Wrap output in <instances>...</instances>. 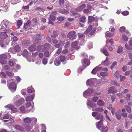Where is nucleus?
Listing matches in <instances>:
<instances>
[{"instance_id": "1", "label": "nucleus", "mask_w": 132, "mask_h": 132, "mask_svg": "<svg viewBox=\"0 0 132 132\" xmlns=\"http://www.w3.org/2000/svg\"><path fill=\"white\" fill-rule=\"evenodd\" d=\"M93 91V90L92 89H88L83 93V95L86 98H87L88 96L92 93Z\"/></svg>"}, {"instance_id": "2", "label": "nucleus", "mask_w": 132, "mask_h": 132, "mask_svg": "<svg viewBox=\"0 0 132 132\" xmlns=\"http://www.w3.org/2000/svg\"><path fill=\"white\" fill-rule=\"evenodd\" d=\"M7 58L6 56L4 54L0 55V62L2 64H5L7 63L5 59Z\"/></svg>"}, {"instance_id": "3", "label": "nucleus", "mask_w": 132, "mask_h": 132, "mask_svg": "<svg viewBox=\"0 0 132 132\" xmlns=\"http://www.w3.org/2000/svg\"><path fill=\"white\" fill-rule=\"evenodd\" d=\"M76 36V32L74 31L69 32L67 35L68 38L72 40L75 39Z\"/></svg>"}, {"instance_id": "4", "label": "nucleus", "mask_w": 132, "mask_h": 132, "mask_svg": "<svg viewBox=\"0 0 132 132\" xmlns=\"http://www.w3.org/2000/svg\"><path fill=\"white\" fill-rule=\"evenodd\" d=\"M9 89L12 92H14L16 89V86L15 83L14 82L11 83L9 86Z\"/></svg>"}, {"instance_id": "5", "label": "nucleus", "mask_w": 132, "mask_h": 132, "mask_svg": "<svg viewBox=\"0 0 132 132\" xmlns=\"http://www.w3.org/2000/svg\"><path fill=\"white\" fill-rule=\"evenodd\" d=\"M82 63L84 67H86L90 64L89 60L88 59L83 58L82 61Z\"/></svg>"}, {"instance_id": "6", "label": "nucleus", "mask_w": 132, "mask_h": 132, "mask_svg": "<svg viewBox=\"0 0 132 132\" xmlns=\"http://www.w3.org/2000/svg\"><path fill=\"white\" fill-rule=\"evenodd\" d=\"M24 101V98H21L15 102V105L17 106H20L21 105Z\"/></svg>"}, {"instance_id": "7", "label": "nucleus", "mask_w": 132, "mask_h": 132, "mask_svg": "<svg viewBox=\"0 0 132 132\" xmlns=\"http://www.w3.org/2000/svg\"><path fill=\"white\" fill-rule=\"evenodd\" d=\"M22 43L23 46L26 47L31 43V42L29 39H26L23 40Z\"/></svg>"}, {"instance_id": "8", "label": "nucleus", "mask_w": 132, "mask_h": 132, "mask_svg": "<svg viewBox=\"0 0 132 132\" xmlns=\"http://www.w3.org/2000/svg\"><path fill=\"white\" fill-rule=\"evenodd\" d=\"M87 105L88 108L90 107L93 108L96 106V104L93 103L92 101L87 100Z\"/></svg>"}, {"instance_id": "9", "label": "nucleus", "mask_w": 132, "mask_h": 132, "mask_svg": "<svg viewBox=\"0 0 132 132\" xmlns=\"http://www.w3.org/2000/svg\"><path fill=\"white\" fill-rule=\"evenodd\" d=\"M86 5L85 4H83L76 8L75 9V10L77 12H80L82 11L86 7Z\"/></svg>"}, {"instance_id": "10", "label": "nucleus", "mask_w": 132, "mask_h": 132, "mask_svg": "<svg viewBox=\"0 0 132 132\" xmlns=\"http://www.w3.org/2000/svg\"><path fill=\"white\" fill-rule=\"evenodd\" d=\"M102 120H100L98 122L96 123V126L98 129L101 130L103 127H102Z\"/></svg>"}, {"instance_id": "11", "label": "nucleus", "mask_w": 132, "mask_h": 132, "mask_svg": "<svg viewBox=\"0 0 132 132\" xmlns=\"http://www.w3.org/2000/svg\"><path fill=\"white\" fill-rule=\"evenodd\" d=\"M9 22L6 20H3L1 23L2 28L1 29L4 28V26L6 28H7Z\"/></svg>"}, {"instance_id": "12", "label": "nucleus", "mask_w": 132, "mask_h": 132, "mask_svg": "<svg viewBox=\"0 0 132 132\" xmlns=\"http://www.w3.org/2000/svg\"><path fill=\"white\" fill-rule=\"evenodd\" d=\"M95 68H96L97 71L100 70H102V71H107L108 70V69L106 68H102V67L100 66V65L97 66Z\"/></svg>"}, {"instance_id": "13", "label": "nucleus", "mask_w": 132, "mask_h": 132, "mask_svg": "<svg viewBox=\"0 0 132 132\" xmlns=\"http://www.w3.org/2000/svg\"><path fill=\"white\" fill-rule=\"evenodd\" d=\"M94 83V81L93 79H90L86 81V84L87 85H89L90 86H92Z\"/></svg>"}, {"instance_id": "14", "label": "nucleus", "mask_w": 132, "mask_h": 132, "mask_svg": "<svg viewBox=\"0 0 132 132\" xmlns=\"http://www.w3.org/2000/svg\"><path fill=\"white\" fill-rule=\"evenodd\" d=\"M32 121L31 118L28 117H26L23 120V121L25 123H30Z\"/></svg>"}, {"instance_id": "15", "label": "nucleus", "mask_w": 132, "mask_h": 132, "mask_svg": "<svg viewBox=\"0 0 132 132\" xmlns=\"http://www.w3.org/2000/svg\"><path fill=\"white\" fill-rule=\"evenodd\" d=\"M15 53L19 52L21 50V47L19 45H16L14 48Z\"/></svg>"}, {"instance_id": "16", "label": "nucleus", "mask_w": 132, "mask_h": 132, "mask_svg": "<svg viewBox=\"0 0 132 132\" xmlns=\"http://www.w3.org/2000/svg\"><path fill=\"white\" fill-rule=\"evenodd\" d=\"M92 111H95L98 112V113L100 112H102L104 111L103 109L102 108H95V109H93Z\"/></svg>"}, {"instance_id": "17", "label": "nucleus", "mask_w": 132, "mask_h": 132, "mask_svg": "<svg viewBox=\"0 0 132 132\" xmlns=\"http://www.w3.org/2000/svg\"><path fill=\"white\" fill-rule=\"evenodd\" d=\"M31 24V21L30 20H28L26 23L24 24V27L26 30L28 29V27Z\"/></svg>"}, {"instance_id": "18", "label": "nucleus", "mask_w": 132, "mask_h": 132, "mask_svg": "<svg viewBox=\"0 0 132 132\" xmlns=\"http://www.w3.org/2000/svg\"><path fill=\"white\" fill-rule=\"evenodd\" d=\"M101 52H102L106 56H107L109 55L107 51L104 47L103 48L101 49Z\"/></svg>"}, {"instance_id": "19", "label": "nucleus", "mask_w": 132, "mask_h": 132, "mask_svg": "<svg viewBox=\"0 0 132 132\" xmlns=\"http://www.w3.org/2000/svg\"><path fill=\"white\" fill-rule=\"evenodd\" d=\"M77 42L76 41H75L73 42L72 44V48L76 49H78V47L77 46Z\"/></svg>"}, {"instance_id": "20", "label": "nucleus", "mask_w": 132, "mask_h": 132, "mask_svg": "<svg viewBox=\"0 0 132 132\" xmlns=\"http://www.w3.org/2000/svg\"><path fill=\"white\" fill-rule=\"evenodd\" d=\"M103 116L101 114H97V116L95 117V118L97 120H102L103 118Z\"/></svg>"}, {"instance_id": "21", "label": "nucleus", "mask_w": 132, "mask_h": 132, "mask_svg": "<svg viewBox=\"0 0 132 132\" xmlns=\"http://www.w3.org/2000/svg\"><path fill=\"white\" fill-rule=\"evenodd\" d=\"M109 92L110 93H115L116 92L117 90L113 87H110L109 89Z\"/></svg>"}, {"instance_id": "22", "label": "nucleus", "mask_w": 132, "mask_h": 132, "mask_svg": "<svg viewBox=\"0 0 132 132\" xmlns=\"http://www.w3.org/2000/svg\"><path fill=\"white\" fill-rule=\"evenodd\" d=\"M120 110H117L116 113V117L117 118L118 120L120 119L121 117V116L120 114Z\"/></svg>"}, {"instance_id": "23", "label": "nucleus", "mask_w": 132, "mask_h": 132, "mask_svg": "<svg viewBox=\"0 0 132 132\" xmlns=\"http://www.w3.org/2000/svg\"><path fill=\"white\" fill-rule=\"evenodd\" d=\"M28 54V52L25 49L23 50L22 53V55L25 57H27Z\"/></svg>"}, {"instance_id": "24", "label": "nucleus", "mask_w": 132, "mask_h": 132, "mask_svg": "<svg viewBox=\"0 0 132 132\" xmlns=\"http://www.w3.org/2000/svg\"><path fill=\"white\" fill-rule=\"evenodd\" d=\"M108 60L109 59L108 58L106 57L105 60L104 62H102L101 64L105 66L108 65L109 64Z\"/></svg>"}, {"instance_id": "25", "label": "nucleus", "mask_w": 132, "mask_h": 132, "mask_svg": "<svg viewBox=\"0 0 132 132\" xmlns=\"http://www.w3.org/2000/svg\"><path fill=\"white\" fill-rule=\"evenodd\" d=\"M97 103L98 105L102 106L104 105V103L103 101L101 100H99L97 101Z\"/></svg>"}, {"instance_id": "26", "label": "nucleus", "mask_w": 132, "mask_h": 132, "mask_svg": "<svg viewBox=\"0 0 132 132\" xmlns=\"http://www.w3.org/2000/svg\"><path fill=\"white\" fill-rule=\"evenodd\" d=\"M26 99V101H32L33 100V96L30 95L29 96L27 97Z\"/></svg>"}, {"instance_id": "27", "label": "nucleus", "mask_w": 132, "mask_h": 132, "mask_svg": "<svg viewBox=\"0 0 132 132\" xmlns=\"http://www.w3.org/2000/svg\"><path fill=\"white\" fill-rule=\"evenodd\" d=\"M59 12L60 13L63 14H67L68 13V11L65 9L60 10L59 11Z\"/></svg>"}, {"instance_id": "28", "label": "nucleus", "mask_w": 132, "mask_h": 132, "mask_svg": "<svg viewBox=\"0 0 132 132\" xmlns=\"http://www.w3.org/2000/svg\"><path fill=\"white\" fill-rule=\"evenodd\" d=\"M6 75L9 77H12L14 75V73L11 72H9L6 71Z\"/></svg>"}, {"instance_id": "29", "label": "nucleus", "mask_w": 132, "mask_h": 132, "mask_svg": "<svg viewBox=\"0 0 132 132\" xmlns=\"http://www.w3.org/2000/svg\"><path fill=\"white\" fill-rule=\"evenodd\" d=\"M22 21L21 20H18L17 21V26L18 29H19L21 26L22 24Z\"/></svg>"}, {"instance_id": "30", "label": "nucleus", "mask_w": 132, "mask_h": 132, "mask_svg": "<svg viewBox=\"0 0 132 132\" xmlns=\"http://www.w3.org/2000/svg\"><path fill=\"white\" fill-rule=\"evenodd\" d=\"M123 49L121 46H119L117 51L118 53H120L122 52Z\"/></svg>"}, {"instance_id": "31", "label": "nucleus", "mask_w": 132, "mask_h": 132, "mask_svg": "<svg viewBox=\"0 0 132 132\" xmlns=\"http://www.w3.org/2000/svg\"><path fill=\"white\" fill-rule=\"evenodd\" d=\"M92 27L91 26H89L87 30L84 32L85 34H86L89 32L92 29Z\"/></svg>"}, {"instance_id": "32", "label": "nucleus", "mask_w": 132, "mask_h": 132, "mask_svg": "<svg viewBox=\"0 0 132 132\" xmlns=\"http://www.w3.org/2000/svg\"><path fill=\"white\" fill-rule=\"evenodd\" d=\"M113 35V34L109 32L108 31L106 32L105 34V36L107 37H110L112 36Z\"/></svg>"}, {"instance_id": "33", "label": "nucleus", "mask_w": 132, "mask_h": 132, "mask_svg": "<svg viewBox=\"0 0 132 132\" xmlns=\"http://www.w3.org/2000/svg\"><path fill=\"white\" fill-rule=\"evenodd\" d=\"M54 64L56 66H59L60 65V62L58 60L55 59V61L54 62Z\"/></svg>"}, {"instance_id": "34", "label": "nucleus", "mask_w": 132, "mask_h": 132, "mask_svg": "<svg viewBox=\"0 0 132 132\" xmlns=\"http://www.w3.org/2000/svg\"><path fill=\"white\" fill-rule=\"evenodd\" d=\"M15 128L18 130L22 131L23 130V129L20 126L18 125H15L14 126Z\"/></svg>"}, {"instance_id": "35", "label": "nucleus", "mask_w": 132, "mask_h": 132, "mask_svg": "<svg viewBox=\"0 0 132 132\" xmlns=\"http://www.w3.org/2000/svg\"><path fill=\"white\" fill-rule=\"evenodd\" d=\"M5 107L6 108H8L12 110H13L14 108V106L12 105H7L5 106Z\"/></svg>"}, {"instance_id": "36", "label": "nucleus", "mask_w": 132, "mask_h": 132, "mask_svg": "<svg viewBox=\"0 0 132 132\" xmlns=\"http://www.w3.org/2000/svg\"><path fill=\"white\" fill-rule=\"evenodd\" d=\"M100 75L102 76H106L108 75V73L106 71L105 72H102L100 73Z\"/></svg>"}, {"instance_id": "37", "label": "nucleus", "mask_w": 132, "mask_h": 132, "mask_svg": "<svg viewBox=\"0 0 132 132\" xmlns=\"http://www.w3.org/2000/svg\"><path fill=\"white\" fill-rule=\"evenodd\" d=\"M60 59L61 62L64 61L66 60L65 56L63 55H60Z\"/></svg>"}, {"instance_id": "38", "label": "nucleus", "mask_w": 132, "mask_h": 132, "mask_svg": "<svg viewBox=\"0 0 132 132\" xmlns=\"http://www.w3.org/2000/svg\"><path fill=\"white\" fill-rule=\"evenodd\" d=\"M85 17L84 16H83L81 17L80 19V22L84 23L85 22Z\"/></svg>"}, {"instance_id": "39", "label": "nucleus", "mask_w": 132, "mask_h": 132, "mask_svg": "<svg viewBox=\"0 0 132 132\" xmlns=\"http://www.w3.org/2000/svg\"><path fill=\"white\" fill-rule=\"evenodd\" d=\"M31 128L32 127L30 126L29 125L25 127V129L26 131H30L31 130Z\"/></svg>"}, {"instance_id": "40", "label": "nucleus", "mask_w": 132, "mask_h": 132, "mask_svg": "<svg viewBox=\"0 0 132 132\" xmlns=\"http://www.w3.org/2000/svg\"><path fill=\"white\" fill-rule=\"evenodd\" d=\"M28 50L32 52V54L33 55V45H31V46L28 48Z\"/></svg>"}, {"instance_id": "41", "label": "nucleus", "mask_w": 132, "mask_h": 132, "mask_svg": "<svg viewBox=\"0 0 132 132\" xmlns=\"http://www.w3.org/2000/svg\"><path fill=\"white\" fill-rule=\"evenodd\" d=\"M125 108L127 112L129 113H130L131 111V108L128 106H126Z\"/></svg>"}, {"instance_id": "42", "label": "nucleus", "mask_w": 132, "mask_h": 132, "mask_svg": "<svg viewBox=\"0 0 132 132\" xmlns=\"http://www.w3.org/2000/svg\"><path fill=\"white\" fill-rule=\"evenodd\" d=\"M101 129H102V132H107L108 130V128L107 127H103Z\"/></svg>"}, {"instance_id": "43", "label": "nucleus", "mask_w": 132, "mask_h": 132, "mask_svg": "<svg viewBox=\"0 0 132 132\" xmlns=\"http://www.w3.org/2000/svg\"><path fill=\"white\" fill-rule=\"evenodd\" d=\"M94 20V17L92 16H89L88 17V20L89 22H91Z\"/></svg>"}, {"instance_id": "44", "label": "nucleus", "mask_w": 132, "mask_h": 132, "mask_svg": "<svg viewBox=\"0 0 132 132\" xmlns=\"http://www.w3.org/2000/svg\"><path fill=\"white\" fill-rule=\"evenodd\" d=\"M50 19L52 21H54L56 17L55 16L52 15H50Z\"/></svg>"}, {"instance_id": "45", "label": "nucleus", "mask_w": 132, "mask_h": 132, "mask_svg": "<svg viewBox=\"0 0 132 132\" xmlns=\"http://www.w3.org/2000/svg\"><path fill=\"white\" fill-rule=\"evenodd\" d=\"M122 38L124 40L127 41L128 40V38L127 36L125 35H123L122 36Z\"/></svg>"}, {"instance_id": "46", "label": "nucleus", "mask_w": 132, "mask_h": 132, "mask_svg": "<svg viewBox=\"0 0 132 132\" xmlns=\"http://www.w3.org/2000/svg\"><path fill=\"white\" fill-rule=\"evenodd\" d=\"M9 52L12 53L13 54L15 53V52L14 50V48H10L9 50Z\"/></svg>"}, {"instance_id": "47", "label": "nucleus", "mask_w": 132, "mask_h": 132, "mask_svg": "<svg viewBox=\"0 0 132 132\" xmlns=\"http://www.w3.org/2000/svg\"><path fill=\"white\" fill-rule=\"evenodd\" d=\"M117 62L116 61L112 63V66L110 67V68L111 69H112L114 68L115 66L117 64Z\"/></svg>"}, {"instance_id": "48", "label": "nucleus", "mask_w": 132, "mask_h": 132, "mask_svg": "<svg viewBox=\"0 0 132 132\" xmlns=\"http://www.w3.org/2000/svg\"><path fill=\"white\" fill-rule=\"evenodd\" d=\"M78 36L79 38H83L85 37V36H84L83 34L80 33L78 34Z\"/></svg>"}, {"instance_id": "49", "label": "nucleus", "mask_w": 132, "mask_h": 132, "mask_svg": "<svg viewBox=\"0 0 132 132\" xmlns=\"http://www.w3.org/2000/svg\"><path fill=\"white\" fill-rule=\"evenodd\" d=\"M114 76L117 78L119 77V72L118 71H117L115 72L114 74Z\"/></svg>"}, {"instance_id": "50", "label": "nucleus", "mask_w": 132, "mask_h": 132, "mask_svg": "<svg viewBox=\"0 0 132 132\" xmlns=\"http://www.w3.org/2000/svg\"><path fill=\"white\" fill-rule=\"evenodd\" d=\"M111 83L113 85H115L117 86H119V84L116 81L114 80L112 81Z\"/></svg>"}, {"instance_id": "51", "label": "nucleus", "mask_w": 132, "mask_h": 132, "mask_svg": "<svg viewBox=\"0 0 132 132\" xmlns=\"http://www.w3.org/2000/svg\"><path fill=\"white\" fill-rule=\"evenodd\" d=\"M57 19L59 21H62L64 20V18L62 16H59L57 18Z\"/></svg>"}, {"instance_id": "52", "label": "nucleus", "mask_w": 132, "mask_h": 132, "mask_svg": "<svg viewBox=\"0 0 132 132\" xmlns=\"http://www.w3.org/2000/svg\"><path fill=\"white\" fill-rule=\"evenodd\" d=\"M31 105V103L30 102H27L26 104V107L27 108H28L30 107Z\"/></svg>"}, {"instance_id": "53", "label": "nucleus", "mask_w": 132, "mask_h": 132, "mask_svg": "<svg viewBox=\"0 0 132 132\" xmlns=\"http://www.w3.org/2000/svg\"><path fill=\"white\" fill-rule=\"evenodd\" d=\"M42 62L43 64L44 65L46 64L47 63V61L46 59L45 58H43V60L42 61Z\"/></svg>"}, {"instance_id": "54", "label": "nucleus", "mask_w": 132, "mask_h": 132, "mask_svg": "<svg viewBox=\"0 0 132 132\" xmlns=\"http://www.w3.org/2000/svg\"><path fill=\"white\" fill-rule=\"evenodd\" d=\"M98 114V112L95 111L92 113V115L93 117H95Z\"/></svg>"}, {"instance_id": "55", "label": "nucleus", "mask_w": 132, "mask_h": 132, "mask_svg": "<svg viewBox=\"0 0 132 132\" xmlns=\"http://www.w3.org/2000/svg\"><path fill=\"white\" fill-rule=\"evenodd\" d=\"M83 12L86 14H88L89 12V11L88 9H86L84 10Z\"/></svg>"}, {"instance_id": "56", "label": "nucleus", "mask_w": 132, "mask_h": 132, "mask_svg": "<svg viewBox=\"0 0 132 132\" xmlns=\"http://www.w3.org/2000/svg\"><path fill=\"white\" fill-rule=\"evenodd\" d=\"M129 12L128 11H124L122 12V14L124 15H128Z\"/></svg>"}, {"instance_id": "57", "label": "nucleus", "mask_w": 132, "mask_h": 132, "mask_svg": "<svg viewBox=\"0 0 132 132\" xmlns=\"http://www.w3.org/2000/svg\"><path fill=\"white\" fill-rule=\"evenodd\" d=\"M70 25L71 24L70 23L68 22H67L65 23L64 27L65 28H66L70 26Z\"/></svg>"}, {"instance_id": "58", "label": "nucleus", "mask_w": 132, "mask_h": 132, "mask_svg": "<svg viewBox=\"0 0 132 132\" xmlns=\"http://www.w3.org/2000/svg\"><path fill=\"white\" fill-rule=\"evenodd\" d=\"M97 71L96 69V68H95L92 71L91 73L92 74H95L97 72Z\"/></svg>"}, {"instance_id": "59", "label": "nucleus", "mask_w": 132, "mask_h": 132, "mask_svg": "<svg viewBox=\"0 0 132 132\" xmlns=\"http://www.w3.org/2000/svg\"><path fill=\"white\" fill-rule=\"evenodd\" d=\"M70 42H67L65 44L64 46V47L65 48H68L69 46L70 45Z\"/></svg>"}, {"instance_id": "60", "label": "nucleus", "mask_w": 132, "mask_h": 132, "mask_svg": "<svg viewBox=\"0 0 132 132\" xmlns=\"http://www.w3.org/2000/svg\"><path fill=\"white\" fill-rule=\"evenodd\" d=\"M125 28L124 27H120V30L121 32H123L125 31Z\"/></svg>"}, {"instance_id": "61", "label": "nucleus", "mask_w": 132, "mask_h": 132, "mask_svg": "<svg viewBox=\"0 0 132 132\" xmlns=\"http://www.w3.org/2000/svg\"><path fill=\"white\" fill-rule=\"evenodd\" d=\"M59 4L61 6L63 5L64 4V0H59Z\"/></svg>"}, {"instance_id": "62", "label": "nucleus", "mask_w": 132, "mask_h": 132, "mask_svg": "<svg viewBox=\"0 0 132 132\" xmlns=\"http://www.w3.org/2000/svg\"><path fill=\"white\" fill-rule=\"evenodd\" d=\"M130 46V45L129 46L127 45V44H125V47L127 49L129 50H131V48Z\"/></svg>"}, {"instance_id": "63", "label": "nucleus", "mask_w": 132, "mask_h": 132, "mask_svg": "<svg viewBox=\"0 0 132 132\" xmlns=\"http://www.w3.org/2000/svg\"><path fill=\"white\" fill-rule=\"evenodd\" d=\"M131 72L132 71H129L125 72V74L126 76H128L131 74Z\"/></svg>"}, {"instance_id": "64", "label": "nucleus", "mask_w": 132, "mask_h": 132, "mask_svg": "<svg viewBox=\"0 0 132 132\" xmlns=\"http://www.w3.org/2000/svg\"><path fill=\"white\" fill-rule=\"evenodd\" d=\"M44 55L46 57H48L50 55L48 51H46L44 53Z\"/></svg>"}]
</instances>
